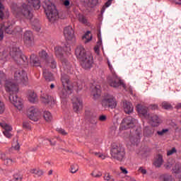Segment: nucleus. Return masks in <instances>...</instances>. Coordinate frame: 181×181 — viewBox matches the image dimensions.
Instances as JSON below:
<instances>
[{
	"label": "nucleus",
	"mask_w": 181,
	"mask_h": 181,
	"mask_svg": "<svg viewBox=\"0 0 181 181\" xmlns=\"http://www.w3.org/2000/svg\"><path fill=\"white\" fill-rule=\"evenodd\" d=\"M5 90L6 93H8L9 94L8 98L10 103L14 105V107H16L17 110L21 111L23 108V100L16 95L18 91H19L18 85L11 81H6L5 83Z\"/></svg>",
	"instance_id": "nucleus-1"
},
{
	"label": "nucleus",
	"mask_w": 181,
	"mask_h": 181,
	"mask_svg": "<svg viewBox=\"0 0 181 181\" xmlns=\"http://www.w3.org/2000/svg\"><path fill=\"white\" fill-rule=\"evenodd\" d=\"M28 5L23 4V8L21 11V15L24 19L30 21L33 18V13L30 12V6H33L35 9L40 8V0H28Z\"/></svg>",
	"instance_id": "nucleus-2"
},
{
	"label": "nucleus",
	"mask_w": 181,
	"mask_h": 181,
	"mask_svg": "<svg viewBox=\"0 0 181 181\" xmlns=\"http://www.w3.org/2000/svg\"><path fill=\"white\" fill-rule=\"evenodd\" d=\"M43 6L49 22H54V21H57L59 17V11H57L56 6H54L50 1L47 0L44 2Z\"/></svg>",
	"instance_id": "nucleus-3"
},
{
	"label": "nucleus",
	"mask_w": 181,
	"mask_h": 181,
	"mask_svg": "<svg viewBox=\"0 0 181 181\" xmlns=\"http://www.w3.org/2000/svg\"><path fill=\"white\" fill-rule=\"evenodd\" d=\"M110 152L112 158L119 160L120 162L125 156V148H124L121 144H112Z\"/></svg>",
	"instance_id": "nucleus-4"
},
{
	"label": "nucleus",
	"mask_w": 181,
	"mask_h": 181,
	"mask_svg": "<svg viewBox=\"0 0 181 181\" xmlns=\"http://www.w3.org/2000/svg\"><path fill=\"white\" fill-rule=\"evenodd\" d=\"M107 64L109 66V69L112 74V77L107 78V83L110 84V87H114V88H118L119 86H122V81L117 74L115 71H114V68H112V65L110 63V61H107Z\"/></svg>",
	"instance_id": "nucleus-5"
},
{
	"label": "nucleus",
	"mask_w": 181,
	"mask_h": 181,
	"mask_svg": "<svg viewBox=\"0 0 181 181\" xmlns=\"http://www.w3.org/2000/svg\"><path fill=\"white\" fill-rule=\"evenodd\" d=\"M9 54L15 62L20 63V64H23V63H28V57L22 54V52L16 47L12 48Z\"/></svg>",
	"instance_id": "nucleus-6"
},
{
	"label": "nucleus",
	"mask_w": 181,
	"mask_h": 181,
	"mask_svg": "<svg viewBox=\"0 0 181 181\" xmlns=\"http://www.w3.org/2000/svg\"><path fill=\"white\" fill-rule=\"evenodd\" d=\"M71 50L69 44H65L62 47L61 46H57L54 47V53L56 57L59 60H64V53H69Z\"/></svg>",
	"instance_id": "nucleus-7"
},
{
	"label": "nucleus",
	"mask_w": 181,
	"mask_h": 181,
	"mask_svg": "<svg viewBox=\"0 0 181 181\" xmlns=\"http://www.w3.org/2000/svg\"><path fill=\"white\" fill-rule=\"evenodd\" d=\"M102 106L104 108H111L114 110L117 107V100L113 95H107L102 100Z\"/></svg>",
	"instance_id": "nucleus-8"
},
{
	"label": "nucleus",
	"mask_w": 181,
	"mask_h": 181,
	"mask_svg": "<svg viewBox=\"0 0 181 181\" xmlns=\"http://www.w3.org/2000/svg\"><path fill=\"white\" fill-rule=\"evenodd\" d=\"M136 124H138V120L131 116H129L122 119L121 125L122 129H128L129 128L136 127Z\"/></svg>",
	"instance_id": "nucleus-9"
},
{
	"label": "nucleus",
	"mask_w": 181,
	"mask_h": 181,
	"mask_svg": "<svg viewBox=\"0 0 181 181\" xmlns=\"http://www.w3.org/2000/svg\"><path fill=\"white\" fill-rule=\"evenodd\" d=\"M27 115L32 121L37 122L39 121V119L40 118V111L37 107L32 106L28 108Z\"/></svg>",
	"instance_id": "nucleus-10"
},
{
	"label": "nucleus",
	"mask_w": 181,
	"mask_h": 181,
	"mask_svg": "<svg viewBox=\"0 0 181 181\" xmlns=\"http://www.w3.org/2000/svg\"><path fill=\"white\" fill-rule=\"evenodd\" d=\"M14 80L19 83H27L28 81V74L23 69H17L14 73Z\"/></svg>",
	"instance_id": "nucleus-11"
},
{
	"label": "nucleus",
	"mask_w": 181,
	"mask_h": 181,
	"mask_svg": "<svg viewBox=\"0 0 181 181\" xmlns=\"http://www.w3.org/2000/svg\"><path fill=\"white\" fill-rule=\"evenodd\" d=\"M75 54L77 59L81 61L86 59V57H88V55L91 54H87V52H86V49L84 48V47L79 45L75 49Z\"/></svg>",
	"instance_id": "nucleus-12"
},
{
	"label": "nucleus",
	"mask_w": 181,
	"mask_h": 181,
	"mask_svg": "<svg viewBox=\"0 0 181 181\" xmlns=\"http://www.w3.org/2000/svg\"><path fill=\"white\" fill-rule=\"evenodd\" d=\"M81 65L85 70H90L93 67V56L89 54L83 59H81Z\"/></svg>",
	"instance_id": "nucleus-13"
},
{
	"label": "nucleus",
	"mask_w": 181,
	"mask_h": 181,
	"mask_svg": "<svg viewBox=\"0 0 181 181\" xmlns=\"http://www.w3.org/2000/svg\"><path fill=\"white\" fill-rule=\"evenodd\" d=\"M23 42L27 46H32L35 40V37L33 36V33L32 31H25L23 35Z\"/></svg>",
	"instance_id": "nucleus-14"
},
{
	"label": "nucleus",
	"mask_w": 181,
	"mask_h": 181,
	"mask_svg": "<svg viewBox=\"0 0 181 181\" xmlns=\"http://www.w3.org/2000/svg\"><path fill=\"white\" fill-rule=\"evenodd\" d=\"M64 35L66 40H76V37H74V30H73V28L70 25L64 29Z\"/></svg>",
	"instance_id": "nucleus-15"
},
{
	"label": "nucleus",
	"mask_w": 181,
	"mask_h": 181,
	"mask_svg": "<svg viewBox=\"0 0 181 181\" xmlns=\"http://www.w3.org/2000/svg\"><path fill=\"white\" fill-rule=\"evenodd\" d=\"M72 104L75 112H78L80 110H83V100H81L78 97L74 96L72 98Z\"/></svg>",
	"instance_id": "nucleus-16"
},
{
	"label": "nucleus",
	"mask_w": 181,
	"mask_h": 181,
	"mask_svg": "<svg viewBox=\"0 0 181 181\" xmlns=\"http://www.w3.org/2000/svg\"><path fill=\"white\" fill-rule=\"evenodd\" d=\"M58 94L61 100H67L69 95L71 94V88H70V90H69V89L66 87L59 88Z\"/></svg>",
	"instance_id": "nucleus-17"
},
{
	"label": "nucleus",
	"mask_w": 181,
	"mask_h": 181,
	"mask_svg": "<svg viewBox=\"0 0 181 181\" xmlns=\"http://www.w3.org/2000/svg\"><path fill=\"white\" fill-rule=\"evenodd\" d=\"M62 67L65 73L71 74L73 73V65L66 58H64L62 61Z\"/></svg>",
	"instance_id": "nucleus-18"
},
{
	"label": "nucleus",
	"mask_w": 181,
	"mask_h": 181,
	"mask_svg": "<svg viewBox=\"0 0 181 181\" xmlns=\"http://www.w3.org/2000/svg\"><path fill=\"white\" fill-rule=\"evenodd\" d=\"M41 101L45 105H49V104H54V99L47 93H42L41 95Z\"/></svg>",
	"instance_id": "nucleus-19"
},
{
	"label": "nucleus",
	"mask_w": 181,
	"mask_h": 181,
	"mask_svg": "<svg viewBox=\"0 0 181 181\" xmlns=\"http://www.w3.org/2000/svg\"><path fill=\"white\" fill-rule=\"evenodd\" d=\"M122 107L125 114H132L134 112V106L130 102L127 100L123 101Z\"/></svg>",
	"instance_id": "nucleus-20"
},
{
	"label": "nucleus",
	"mask_w": 181,
	"mask_h": 181,
	"mask_svg": "<svg viewBox=\"0 0 181 181\" xmlns=\"http://www.w3.org/2000/svg\"><path fill=\"white\" fill-rule=\"evenodd\" d=\"M146 119H148L149 124H151L152 127H158L160 122L159 117H158L156 115H148V117L146 118Z\"/></svg>",
	"instance_id": "nucleus-21"
},
{
	"label": "nucleus",
	"mask_w": 181,
	"mask_h": 181,
	"mask_svg": "<svg viewBox=\"0 0 181 181\" xmlns=\"http://www.w3.org/2000/svg\"><path fill=\"white\" fill-rule=\"evenodd\" d=\"M1 29H3L4 32L7 35H13V25L10 22L1 25Z\"/></svg>",
	"instance_id": "nucleus-22"
},
{
	"label": "nucleus",
	"mask_w": 181,
	"mask_h": 181,
	"mask_svg": "<svg viewBox=\"0 0 181 181\" xmlns=\"http://www.w3.org/2000/svg\"><path fill=\"white\" fill-rule=\"evenodd\" d=\"M137 112L141 115H143L144 118H149V114H148V107L143 106L142 105H136Z\"/></svg>",
	"instance_id": "nucleus-23"
},
{
	"label": "nucleus",
	"mask_w": 181,
	"mask_h": 181,
	"mask_svg": "<svg viewBox=\"0 0 181 181\" xmlns=\"http://www.w3.org/2000/svg\"><path fill=\"white\" fill-rule=\"evenodd\" d=\"M61 81L62 83V87H66L69 90H70V78H69V76L66 74H62L61 76Z\"/></svg>",
	"instance_id": "nucleus-24"
},
{
	"label": "nucleus",
	"mask_w": 181,
	"mask_h": 181,
	"mask_svg": "<svg viewBox=\"0 0 181 181\" xmlns=\"http://www.w3.org/2000/svg\"><path fill=\"white\" fill-rule=\"evenodd\" d=\"M129 141L132 145H138V142L141 141V133L136 132V134L129 136Z\"/></svg>",
	"instance_id": "nucleus-25"
},
{
	"label": "nucleus",
	"mask_w": 181,
	"mask_h": 181,
	"mask_svg": "<svg viewBox=\"0 0 181 181\" xmlns=\"http://www.w3.org/2000/svg\"><path fill=\"white\" fill-rule=\"evenodd\" d=\"M91 95L93 97V100H97L101 95V86L97 85L91 91Z\"/></svg>",
	"instance_id": "nucleus-26"
},
{
	"label": "nucleus",
	"mask_w": 181,
	"mask_h": 181,
	"mask_svg": "<svg viewBox=\"0 0 181 181\" xmlns=\"http://www.w3.org/2000/svg\"><path fill=\"white\" fill-rule=\"evenodd\" d=\"M28 101H30V103H32L33 104H36V103L39 101V99L37 98V95L33 90L28 92Z\"/></svg>",
	"instance_id": "nucleus-27"
},
{
	"label": "nucleus",
	"mask_w": 181,
	"mask_h": 181,
	"mask_svg": "<svg viewBox=\"0 0 181 181\" xmlns=\"http://www.w3.org/2000/svg\"><path fill=\"white\" fill-rule=\"evenodd\" d=\"M153 165L156 168H160V166L163 165V156H162V154L157 155Z\"/></svg>",
	"instance_id": "nucleus-28"
},
{
	"label": "nucleus",
	"mask_w": 181,
	"mask_h": 181,
	"mask_svg": "<svg viewBox=\"0 0 181 181\" xmlns=\"http://www.w3.org/2000/svg\"><path fill=\"white\" fill-rule=\"evenodd\" d=\"M43 76L45 77L46 81H53V80H54L53 74L52 72L48 71L47 69H45L43 71Z\"/></svg>",
	"instance_id": "nucleus-29"
},
{
	"label": "nucleus",
	"mask_w": 181,
	"mask_h": 181,
	"mask_svg": "<svg viewBox=\"0 0 181 181\" xmlns=\"http://www.w3.org/2000/svg\"><path fill=\"white\" fill-rule=\"evenodd\" d=\"M30 62L34 64V66H36L37 67H39L40 66V61H39V58L35 54H31L30 57Z\"/></svg>",
	"instance_id": "nucleus-30"
},
{
	"label": "nucleus",
	"mask_w": 181,
	"mask_h": 181,
	"mask_svg": "<svg viewBox=\"0 0 181 181\" xmlns=\"http://www.w3.org/2000/svg\"><path fill=\"white\" fill-rule=\"evenodd\" d=\"M82 39L84 43H88L93 39V36L91 35V32L87 31L86 33L82 37Z\"/></svg>",
	"instance_id": "nucleus-31"
},
{
	"label": "nucleus",
	"mask_w": 181,
	"mask_h": 181,
	"mask_svg": "<svg viewBox=\"0 0 181 181\" xmlns=\"http://www.w3.org/2000/svg\"><path fill=\"white\" fill-rule=\"evenodd\" d=\"M48 64L51 67V69H56L57 67V62L54 60V58L52 57H49L47 59Z\"/></svg>",
	"instance_id": "nucleus-32"
},
{
	"label": "nucleus",
	"mask_w": 181,
	"mask_h": 181,
	"mask_svg": "<svg viewBox=\"0 0 181 181\" xmlns=\"http://www.w3.org/2000/svg\"><path fill=\"white\" fill-rule=\"evenodd\" d=\"M39 56L42 60H45V62H47L49 60V56L47 55V52L46 51L42 50L39 52Z\"/></svg>",
	"instance_id": "nucleus-33"
},
{
	"label": "nucleus",
	"mask_w": 181,
	"mask_h": 181,
	"mask_svg": "<svg viewBox=\"0 0 181 181\" xmlns=\"http://www.w3.org/2000/svg\"><path fill=\"white\" fill-rule=\"evenodd\" d=\"M6 81V76L4 71H0V87H2L4 83Z\"/></svg>",
	"instance_id": "nucleus-34"
},
{
	"label": "nucleus",
	"mask_w": 181,
	"mask_h": 181,
	"mask_svg": "<svg viewBox=\"0 0 181 181\" xmlns=\"http://www.w3.org/2000/svg\"><path fill=\"white\" fill-rule=\"evenodd\" d=\"M173 172L176 175H181V165L179 164H175L173 168Z\"/></svg>",
	"instance_id": "nucleus-35"
},
{
	"label": "nucleus",
	"mask_w": 181,
	"mask_h": 181,
	"mask_svg": "<svg viewBox=\"0 0 181 181\" xmlns=\"http://www.w3.org/2000/svg\"><path fill=\"white\" fill-rule=\"evenodd\" d=\"M153 134V129L149 127H145L144 129V135L146 136H152Z\"/></svg>",
	"instance_id": "nucleus-36"
},
{
	"label": "nucleus",
	"mask_w": 181,
	"mask_h": 181,
	"mask_svg": "<svg viewBox=\"0 0 181 181\" xmlns=\"http://www.w3.org/2000/svg\"><path fill=\"white\" fill-rule=\"evenodd\" d=\"M161 105L164 110H173V108L172 105H170V103H169L168 102H163Z\"/></svg>",
	"instance_id": "nucleus-37"
},
{
	"label": "nucleus",
	"mask_w": 181,
	"mask_h": 181,
	"mask_svg": "<svg viewBox=\"0 0 181 181\" xmlns=\"http://www.w3.org/2000/svg\"><path fill=\"white\" fill-rule=\"evenodd\" d=\"M43 117L47 122H49V121H52V114L48 111L44 112Z\"/></svg>",
	"instance_id": "nucleus-38"
},
{
	"label": "nucleus",
	"mask_w": 181,
	"mask_h": 181,
	"mask_svg": "<svg viewBox=\"0 0 181 181\" xmlns=\"http://www.w3.org/2000/svg\"><path fill=\"white\" fill-rule=\"evenodd\" d=\"M112 1L114 0H108L105 4V6H103L102 9H101V13L103 15V13H104V12H105V8H108V6H110L111 5V4H112Z\"/></svg>",
	"instance_id": "nucleus-39"
},
{
	"label": "nucleus",
	"mask_w": 181,
	"mask_h": 181,
	"mask_svg": "<svg viewBox=\"0 0 181 181\" xmlns=\"http://www.w3.org/2000/svg\"><path fill=\"white\" fill-rule=\"evenodd\" d=\"M0 125L1 127H2V128H4V131H7V132L12 131V127L6 124V123H1Z\"/></svg>",
	"instance_id": "nucleus-40"
},
{
	"label": "nucleus",
	"mask_w": 181,
	"mask_h": 181,
	"mask_svg": "<svg viewBox=\"0 0 181 181\" xmlns=\"http://www.w3.org/2000/svg\"><path fill=\"white\" fill-rule=\"evenodd\" d=\"M3 160H4V165H6L7 166H11V165H12V163H13V160L11 159V158H4V159H3Z\"/></svg>",
	"instance_id": "nucleus-41"
},
{
	"label": "nucleus",
	"mask_w": 181,
	"mask_h": 181,
	"mask_svg": "<svg viewBox=\"0 0 181 181\" xmlns=\"http://www.w3.org/2000/svg\"><path fill=\"white\" fill-rule=\"evenodd\" d=\"M4 9H5V7H4V4L0 2V19L1 21L4 19V16H5V14L4 13Z\"/></svg>",
	"instance_id": "nucleus-42"
},
{
	"label": "nucleus",
	"mask_w": 181,
	"mask_h": 181,
	"mask_svg": "<svg viewBox=\"0 0 181 181\" xmlns=\"http://www.w3.org/2000/svg\"><path fill=\"white\" fill-rule=\"evenodd\" d=\"M78 170V165L77 164H74L71 165V173H76Z\"/></svg>",
	"instance_id": "nucleus-43"
},
{
	"label": "nucleus",
	"mask_w": 181,
	"mask_h": 181,
	"mask_svg": "<svg viewBox=\"0 0 181 181\" xmlns=\"http://www.w3.org/2000/svg\"><path fill=\"white\" fill-rule=\"evenodd\" d=\"M12 148L16 151H19V149H21V146L19 145V143H18V140L13 143Z\"/></svg>",
	"instance_id": "nucleus-44"
},
{
	"label": "nucleus",
	"mask_w": 181,
	"mask_h": 181,
	"mask_svg": "<svg viewBox=\"0 0 181 181\" xmlns=\"http://www.w3.org/2000/svg\"><path fill=\"white\" fill-rule=\"evenodd\" d=\"M166 132H169V129H163L161 131H158L157 134L159 136H163Z\"/></svg>",
	"instance_id": "nucleus-45"
},
{
	"label": "nucleus",
	"mask_w": 181,
	"mask_h": 181,
	"mask_svg": "<svg viewBox=\"0 0 181 181\" xmlns=\"http://www.w3.org/2000/svg\"><path fill=\"white\" fill-rule=\"evenodd\" d=\"M103 179L104 180H106V181H110V180L114 181V178L111 177V175L110 174V173H105L103 177Z\"/></svg>",
	"instance_id": "nucleus-46"
},
{
	"label": "nucleus",
	"mask_w": 181,
	"mask_h": 181,
	"mask_svg": "<svg viewBox=\"0 0 181 181\" xmlns=\"http://www.w3.org/2000/svg\"><path fill=\"white\" fill-rule=\"evenodd\" d=\"M78 21L81 23H87V19H86V17L81 14L78 15Z\"/></svg>",
	"instance_id": "nucleus-47"
},
{
	"label": "nucleus",
	"mask_w": 181,
	"mask_h": 181,
	"mask_svg": "<svg viewBox=\"0 0 181 181\" xmlns=\"http://www.w3.org/2000/svg\"><path fill=\"white\" fill-rule=\"evenodd\" d=\"M163 181H175V179L172 175H165L163 177Z\"/></svg>",
	"instance_id": "nucleus-48"
},
{
	"label": "nucleus",
	"mask_w": 181,
	"mask_h": 181,
	"mask_svg": "<svg viewBox=\"0 0 181 181\" xmlns=\"http://www.w3.org/2000/svg\"><path fill=\"white\" fill-rule=\"evenodd\" d=\"M176 152H177V150H176V148L173 147L171 150L167 151V156H171V155L176 153Z\"/></svg>",
	"instance_id": "nucleus-49"
},
{
	"label": "nucleus",
	"mask_w": 181,
	"mask_h": 181,
	"mask_svg": "<svg viewBox=\"0 0 181 181\" xmlns=\"http://www.w3.org/2000/svg\"><path fill=\"white\" fill-rule=\"evenodd\" d=\"M22 33V28L19 26H16L14 29H13V35H16V33Z\"/></svg>",
	"instance_id": "nucleus-50"
},
{
	"label": "nucleus",
	"mask_w": 181,
	"mask_h": 181,
	"mask_svg": "<svg viewBox=\"0 0 181 181\" xmlns=\"http://www.w3.org/2000/svg\"><path fill=\"white\" fill-rule=\"evenodd\" d=\"M5 112V103L0 100V115Z\"/></svg>",
	"instance_id": "nucleus-51"
},
{
	"label": "nucleus",
	"mask_w": 181,
	"mask_h": 181,
	"mask_svg": "<svg viewBox=\"0 0 181 181\" xmlns=\"http://www.w3.org/2000/svg\"><path fill=\"white\" fill-rule=\"evenodd\" d=\"M57 131L58 134H61V135H64V136L67 135V132H66V130H64V129L57 128Z\"/></svg>",
	"instance_id": "nucleus-52"
},
{
	"label": "nucleus",
	"mask_w": 181,
	"mask_h": 181,
	"mask_svg": "<svg viewBox=\"0 0 181 181\" xmlns=\"http://www.w3.org/2000/svg\"><path fill=\"white\" fill-rule=\"evenodd\" d=\"M13 179L15 181H22V179H23V177L19 174H16L13 175Z\"/></svg>",
	"instance_id": "nucleus-53"
},
{
	"label": "nucleus",
	"mask_w": 181,
	"mask_h": 181,
	"mask_svg": "<svg viewBox=\"0 0 181 181\" xmlns=\"http://www.w3.org/2000/svg\"><path fill=\"white\" fill-rule=\"evenodd\" d=\"M30 173H35V175H37L38 176H42V175H43V171L42 170L36 171L35 169L31 170Z\"/></svg>",
	"instance_id": "nucleus-54"
},
{
	"label": "nucleus",
	"mask_w": 181,
	"mask_h": 181,
	"mask_svg": "<svg viewBox=\"0 0 181 181\" xmlns=\"http://www.w3.org/2000/svg\"><path fill=\"white\" fill-rule=\"evenodd\" d=\"M23 128L24 129H30V124H29V122H23Z\"/></svg>",
	"instance_id": "nucleus-55"
},
{
	"label": "nucleus",
	"mask_w": 181,
	"mask_h": 181,
	"mask_svg": "<svg viewBox=\"0 0 181 181\" xmlns=\"http://www.w3.org/2000/svg\"><path fill=\"white\" fill-rule=\"evenodd\" d=\"M91 175L93 177H101V176H103V173H101V172H98V173H95V172L91 173Z\"/></svg>",
	"instance_id": "nucleus-56"
},
{
	"label": "nucleus",
	"mask_w": 181,
	"mask_h": 181,
	"mask_svg": "<svg viewBox=\"0 0 181 181\" xmlns=\"http://www.w3.org/2000/svg\"><path fill=\"white\" fill-rule=\"evenodd\" d=\"M99 121L101 122H105V121H107V116L105 115L99 116Z\"/></svg>",
	"instance_id": "nucleus-57"
},
{
	"label": "nucleus",
	"mask_w": 181,
	"mask_h": 181,
	"mask_svg": "<svg viewBox=\"0 0 181 181\" xmlns=\"http://www.w3.org/2000/svg\"><path fill=\"white\" fill-rule=\"evenodd\" d=\"M3 134H4V135H5V136L6 138H11V136H12V134H11V132L4 131Z\"/></svg>",
	"instance_id": "nucleus-58"
},
{
	"label": "nucleus",
	"mask_w": 181,
	"mask_h": 181,
	"mask_svg": "<svg viewBox=\"0 0 181 181\" xmlns=\"http://www.w3.org/2000/svg\"><path fill=\"white\" fill-rule=\"evenodd\" d=\"M4 39V29L1 26L0 28V40H2Z\"/></svg>",
	"instance_id": "nucleus-59"
},
{
	"label": "nucleus",
	"mask_w": 181,
	"mask_h": 181,
	"mask_svg": "<svg viewBox=\"0 0 181 181\" xmlns=\"http://www.w3.org/2000/svg\"><path fill=\"white\" fill-rule=\"evenodd\" d=\"M164 168H165L167 170H169L172 168V164L170 163H167L164 165Z\"/></svg>",
	"instance_id": "nucleus-60"
},
{
	"label": "nucleus",
	"mask_w": 181,
	"mask_h": 181,
	"mask_svg": "<svg viewBox=\"0 0 181 181\" xmlns=\"http://www.w3.org/2000/svg\"><path fill=\"white\" fill-rule=\"evenodd\" d=\"M98 39L99 41H98V45H101V33L99 31V33L98 34Z\"/></svg>",
	"instance_id": "nucleus-61"
},
{
	"label": "nucleus",
	"mask_w": 181,
	"mask_h": 181,
	"mask_svg": "<svg viewBox=\"0 0 181 181\" xmlns=\"http://www.w3.org/2000/svg\"><path fill=\"white\" fill-rule=\"evenodd\" d=\"M139 172H141V173H142L143 175H146V170L142 168V167H140L139 169Z\"/></svg>",
	"instance_id": "nucleus-62"
},
{
	"label": "nucleus",
	"mask_w": 181,
	"mask_h": 181,
	"mask_svg": "<svg viewBox=\"0 0 181 181\" xmlns=\"http://www.w3.org/2000/svg\"><path fill=\"white\" fill-rule=\"evenodd\" d=\"M120 170H122V173H123L124 175H127L128 173V170H127L123 167H120Z\"/></svg>",
	"instance_id": "nucleus-63"
},
{
	"label": "nucleus",
	"mask_w": 181,
	"mask_h": 181,
	"mask_svg": "<svg viewBox=\"0 0 181 181\" xmlns=\"http://www.w3.org/2000/svg\"><path fill=\"white\" fill-rule=\"evenodd\" d=\"M5 158H6V155H5V153H3L2 152L0 151V159H2V160H4Z\"/></svg>",
	"instance_id": "nucleus-64"
}]
</instances>
